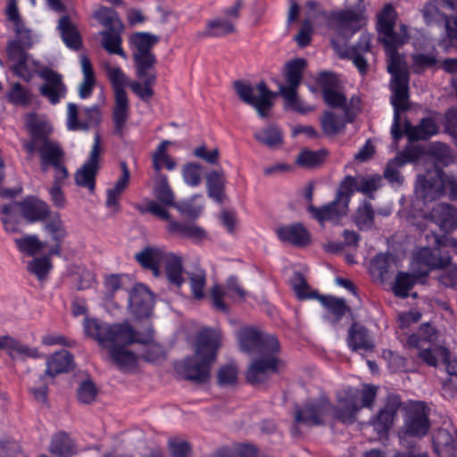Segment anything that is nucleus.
I'll list each match as a JSON object with an SVG mask.
<instances>
[{
    "instance_id": "6",
    "label": "nucleus",
    "mask_w": 457,
    "mask_h": 457,
    "mask_svg": "<svg viewBox=\"0 0 457 457\" xmlns=\"http://www.w3.org/2000/svg\"><path fill=\"white\" fill-rule=\"evenodd\" d=\"M136 260L143 268L152 270L155 277L160 276V267L163 265L169 283L178 288L185 282L183 259L177 253L163 248L148 246L136 254Z\"/></svg>"
},
{
    "instance_id": "55",
    "label": "nucleus",
    "mask_w": 457,
    "mask_h": 457,
    "mask_svg": "<svg viewBox=\"0 0 457 457\" xmlns=\"http://www.w3.org/2000/svg\"><path fill=\"white\" fill-rule=\"evenodd\" d=\"M3 340L4 350H6L10 354L16 353L18 354L34 359L39 358L41 356L37 348L22 345L9 336H3Z\"/></svg>"
},
{
    "instance_id": "26",
    "label": "nucleus",
    "mask_w": 457,
    "mask_h": 457,
    "mask_svg": "<svg viewBox=\"0 0 457 457\" xmlns=\"http://www.w3.org/2000/svg\"><path fill=\"white\" fill-rule=\"evenodd\" d=\"M346 342L353 352L367 353L375 348L374 337L364 326L353 322L348 329Z\"/></svg>"
},
{
    "instance_id": "21",
    "label": "nucleus",
    "mask_w": 457,
    "mask_h": 457,
    "mask_svg": "<svg viewBox=\"0 0 457 457\" xmlns=\"http://www.w3.org/2000/svg\"><path fill=\"white\" fill-rule=\"evenodd\" d=\"M128 308L137 318L150 316L154 306V296L143 284L135 285L128 291Z\"/></svg>"
},
{
    "instance_id": "61",
    "label": "nucleus",
    "mask_w": 457,
    "mask_h": 457,
    "mask_svg": "<svg viewBox=\"0 0 457 457\" xmlns=\"http://www.w3.org/2000/svg\"><path fill=\"white\" fill-rule=\"evenodd\" d=\"M327 152L325 150L319 151H302L296 159V162L303 167L312 168L320 164L326 157Z\"/></svg>"
},
{
    "instance_id": "22",
    "label": "nucleus",
    "mask_w": 457,
    "mask_h": 457,
    "mask_svg": "<svg viewBox=\"0 0 457 457\" xmlns=\"http://www.w3.org/2000/svg\"><path fill=\"white\" fill-rule=\"evenodd\" d=\"M414 261L423 266L422 270H418L419 275L427 277L432 270L447 267L451 263V256L437 248L423 247L414 253Z\"/></svg>"
},
{
    "instance_id": "52",
    "label": "nucleus",
    "mask_w": 457,
    "mask_h": 457,
    "mask_svg": "<svg viewBox=\"0 0 457 457\" xmlns=\"http://www.w3.org/2000/svg\"><path fill=\"white\" fill-rule=\"evenodd\" d=\"M428 154L437 162L447 166L453 162L454 157L450 146L439 141L432 142L428 148Z\"/></svg>"
},
{
    "instance_id": "58",
    "label": "nucleus",
    "mask_w": 457,
    "mask_h": 457,
    "mask_svg": "<svg viewBox=\"0 0 457 457\" xmlns=\"http://www.w3.org/2000/svg\"><path fill=\"white\" fill-rule=\"evenodd\" d=\"M403 166V162L400 157H395L390 160L384 171V178L393 186L399 187L403 185L404 179L399 169Z\"/></svg>"
},
{
    "instance_id": "8",
    "label": "nucleus",
    "mask_w": 457,
    "mask_h": 457,
    "mask_svg": "<svg viewBox=\"0 0 457 457\" xmlns=\"http://www.w3.org/2000/svg\"><path fill=\"white\" fill-rule=\"evenodd\" d=\"M159 42L156 35L148 32H136L129 38V47L137 76H142L145 71H155L157 59L152 52Z\"/></svg>"
},
{
    "instance_id": "57",
    "label": "nucleus",
    "mask_w": 457,
    "mask_h": 457,
    "mask_svg": "<svg viewBox=\"0 0 457 457\" xmlns=\"http://www.w3.org/2000/svg\"><path fill=\"white\" fill-rule=\"evenodd\" d=\"M290 284L300 300L315 298L316 294L311 292V288L303 276L300 271H295L291 279Z\"/></svg>"
},
{
    "instance_id": "41",
    "label": "nucleus",
    "mask_w": 457,
    "mask_h": 457,
    "mask_svg": "<svg viewBox=\"0 0 457 457\" xmlns=\"http://www.w3.org/2000/svg\"><path fill=\"white\" fill-rule=\"evenodd\" d=\"M137 77L143 81V84L133 81L129 86L143 101H148L154 95L152 87L156 82V71H145L144 75Z\"/></svg>"
},
{
    "instance_id": "9",
    "label": "nucleus",
    "mask_w": 457,
    "mask_h": 457,
    "mask_svg": "<svg viewBox=\"0 0 457 457\" xmlns=\"http://www.w3.org/2000/svg\"><path fill=\"white\" fill-rule=\"evenodd\" d=\"M239 347L249 354H262L268 352L279 353V343L277 337L263 334L260 330L245 327L237 333Z\"/></svg>"
},
{
    "instance_id": "10",
    "label": "nucleus",
    "mask_w": 457,
    "mask_h": 457,
    "mask_svg": "<svg viewBox=\"0 0 457 457\" xmlns=\"http://www.w3.org/2000/svg\"><path fill=\"white\" fill-rule=\"evenodd\" d=\"M234 88L243 102L255 108L261 118L268 116L272 107L271 99L276 94L270 91L263 81L258 83L255 87L242 81H236Z\"/></svg>"
},
{
    "instance_id": "12",
    "label": "nucleus",
    "mask_w": 457,
    "mask_h": 457,
    "mask_svg": "<svg viewBox=\"0 0 457 457\" xmlns=\"http://www.w3.org/2000/svg\"><path fill=\"white\" fill-rule=\"evenodd\" d=\"M324 21L345 39L351 38L360 29L361 12L353 8L337 10L331 12L320 11Z\"/></svg>"
},
{
    "instance_id": "1",
    "label": "nucleus",
    "mask_w": 457,
    "mask_h": 457,
    "mask_svg": "<svg viewBox=\"0 0 457 457\" xmlns=\"http://www.w3.org/2000/svg\"><path fill=\"white\" fill-rule=\"evenodd\" d=\"M82 325L85 336L106 349L112 361L121 370H129L137 366V356L127 346L134 343L146 345L149 341L148 338H143L129 321L109 324L86 316Z\"/></svg>"
},
{
    "instance_id": "14",
    "label": "nucleus",
    "mask_w": 457,
    "mask_h": 457,
    "mask_svg": "<svg viewBox=\"0 0 457 457\" xmlns=\"http://www.w3.org/2000/svg\"><path fill=\"white\" fill-rule=\"evenodd\" d=\"M79 107L74 103L67 104L66 126L71 131H88L91 128L97 127L102 121V112L97 104L85 107L79 118Z\"/></svg>"
},
{
    "instance_id": "39",
    "label": "nucleus",
    "mask_w": 457,
    "mask_h": 457,
    "mask_svg": "<svg viewBox=\"0 0 457 457\" xmlns=\"http://www.w3.org/2000/svg\"><path fill=\"white\" fill-rule=\"evenodd\" d=\"M123 29H105L99 34L102 37V46L111 54H118L127 59V54L121 47L122 38L120 33Z\"/></svg>"
},
{
    "instance_id": "33",
    "label": "nucleus",
    "mask_w": 457,
    "mask_h": 457,
    "mask_svg": "<svg viewBox=\"0 0 457 457\" xmlns=\"http://www.w3.org/2000/svg\"><path fill=\"white\" fill-rule=\"evenodd\" d=\"M307 62L303 58L294 59L288 62L285 66V79L287 86L281 85L279 93L286 92L287 89L296 90L303 78V72L306 68Z\"/></svg>"
},
{
    "instance_id": "42",
    "label": "nucleus",
    "mask_w": 457,
    "mask_h": 457,
    "mask_svg": "<svg viewBox=\"0 0 457 457\" xmlns=\"http://www.w3.org/2000/svg\"><path fill=\"white\" fill-rule=\"evenodd\" d=\"M420 277L415 267H413V274L404 271L398 272L393 286L394 294L398 297L406 298L416 284L417 278Z\"/></svg>"
},
{
    "instance_id": "56",
    "label": "nucleus",
    "mask_w": 457,
    "mask_h": 457,
    "mask_svg": "<svg viewBox=\"0 0 457 457\" xmlns=\"http://www.w3.org/2000/svg\"><path fill=\"white\" fill-rule=\"evenodd\" d=\"M357 192L368 195L370 199L374 198V193L382 186V177L378 174L358 176Z\"/></svg>"
},
{
    "instance_id": "46",
    "label": "nucleus",
    "mask_w": 457,
    "mask_h": 457,
    "mask_svg": "<svg viewBox=\"0 0 457 457\" xmlns=\"http://www.w3.org/2000/svg\"><path fill=\"white\" fill-rule=\"evenodd\" d=\"M50 452L57 457H71L76 453V450L67 434L58 433L52 439Z\"/></svg>"
},
{
    "instance_id": "4",
    "label": "nucleus",
    "mask_w": 457,
    "mask_h": 457,
    "mask_svg": "<svg viewBox=\"0 0 457 457\" xmlns=\"http://www.w3.org/2000/svg\"><path fill=\"white\" fill-rule=\"evenodd\" d=\"M436 339V330L429 324H424L416 333L408 337L407 345L417 349L419 356L429 366L436 367L439 361L446 362L447 372L457 377V356L448 360V350L439 345Z\"/></svg>"
},
{
    "instance_id": "11",
    "label": "nucleus",
    "mask_w": 457,
    "mask_h": 457,
    "mask_svg": "<svg viewBox=\"0 0 457 457\" xmlns=\"http://www.w3.org/2000/svg\"><path fill=\"white\" fill-rule=\"evenodd\" d=\"M331 410L332 404L325 397L310 400L303 405L295 406L294 431L296 430L297 425L306 427L323 425L325 418L330 413Z\"/></svg>"
},
{
    "instance_id": "5",
    "label": "nucleus",
    "mask_w": 457,
    "mask_h": 457,
    "mask_svg": "<svg viewBox=\"0 0 457 457\" xmlns=\"http://www.w3.org/2000/svg\"><path fill=\"white\" fill-rule=\"evenodd\" d=\"M377 389L375 386L365 385L362 389L345 386L338 390L337 392V405H332L330 411L333 419L343 424H353L361 408L370 409L373 406Z\"/></svg>"
},
{
    "instance_id": "63",
    "label": "nucleus",
    "mask_w": 457,
    "mask_h": 457,
    "mask_svg": "<svg viewBox=\"0 0 457 457\" xmlns=\"http://www.w3.org/2000/svg\"><path fill=\"white\" fill-rule=\"evenodd\" d=\"M182 177L187 186H199L202 181V166L195 162L187 163L182 169Z\"/></svg>"
},
{
    "instance_id": "23",
    "label": "nucleus",
    "mask_w": 457,
    "mask_h": 457,
    "mask_svg": "<svg viewBox=\"0 0 457 457\" xmlns=\"http://www.w3.org/2000/svg\"><path fill=\"white\" fill-rule=\"evenodd\" d=\"M442 174L441 170H436L433 172L429 171L424 175H419L415 185L417 196L428 202L441 195L444 192Z\"/></svg>"
},
{
    "instance_id": "24",
    "label": "nucleus",
    "mask_w": 457,
    "mask_h": 457,
    "mask_svg": "<svg viewBox=\"0 0 457 457\" xmlns=\"http://www.w3.org/2000/svg\"><path fill=\"white\" fill-rule=\"evenodd\" d=\"M12 204H17V211L29 223L45 221L51 213L48 204L34 196Z\"/></svg>"
},
{
    "instance_id": "27",
    "label": "nucleus",
    "mask_w": 457,
    "mask_h": 457,
    "mask_svg": "<svg viewBox=\"0 0 457 457\" xmlns=\"http://www.w3.org/2000/svg\"><path fill=\"white\" fill-rule=\"evenodd\" d=\"M246 292L238 284V279L236 276H230L227 281L225 287L215 285L212 289V298L213 306L223 312H228V306L223 302L225 296L234 298L235 295L239 298H244Z\"/></svg>"
},
{
    "instance_id": "38",
    "label": "nucleus",
    "mask_w": 457,
    "mask_h": 457,
    "mask_svg": "<svg viewBox=\"0 0 457 457\" xmlns=\"http://www.w3.org/2000/svg\"><path fill=\"white\" fill-rule=\"evenodd\" d=\"M7 19L12 22L15 34L21 37L27 45L30 44V32L31 30L26 28L17 7L16 0H9L5 9Z\"/></svg>"
},
{
    "instance_id": "31",
    "label": "nucleus",
    "mask_w": 457,
    "mask_h": 457,
    "mask_svg": "<svg viewBox=\"0 0 457 457\" xmlns=\"http://www.w3.org/2000/svg\"><path fill=\"white\" fill-rule=\"evenodd\" d=\"M72 368L73 355L66 350H61L47 357L46 374L54 378L58 374L69 372Z\"/></svg>"
},
{
    "instance_id": "40",
    "label": "nucleus",
    "mask_w": 457,
    "mask_h": 457,
    "mask_svg": "<svg viewBox=\"0 0 457 457\" xmlns=\"http://www.w3.org/2000/svg\"><path fill=\"white\" fill-rule=\"evenodd\" d=\"M80 66L83 74V80L79 87V96L81 99L88 98L93 92L96 84L94 70L87 56L80 55Z\"/></svg>"
},
{
    "instance_id": "60",
    "label": "nucleus",
    "mask_w": 457,
    "mask_h": 457,
    "mask_svg": "<svg viewBox=\"0 0 457 457\" xmlns=\"http://www.w3.org/2000/svg\"><path fill=\"white\" fill-rule=\"evenodd\" d=\"M52 268L53 265L49 256L36 257L28 262V270L39 280L44 279Z\"/></svg>"
},
{
    "instance_id": "54",
    "label": "nucleus",
    "mask_w": 457,
    "mask_h": 457,
    "mask_svg": "<svg viewBox=\"0 0 457 457\" xmlns=\"http://www.w3.org/2000/svg\"><path fill=\"white\" fill-rule=\"evenodd\" d=\"M170 141L164 140L160 143L153 155V165L155 171L160 172L163 166L169 170H172L176 167V162L167 154V146Z\"/></svg>"
},
{
    "instance_id": "48",
    "label": "nucleus",
    "mask_w": 457,
    "mask_h": 457,
    "mask_svg": "<svg viewBox=\"0 0 457 457\" xmlns=\"http://www.w3.org/2000/svg\"><path fill=\"white\" fill-rule=\"evenodd\" d=\"M413 71L421 73L426 70L436 67L438 63L437 51L434 48L428 53H418L411 55Z\"/></svg>"
},
{
    "instance_id": "28",
    "label": "nucleus",
    "mask_w": 457,
    "mask_h": 457,
    "mask_svg": "<svg viewBox=\"0 0 457 457\" xmlns=\"http://www.w3.org/2000/svg\"><path fill=\"white\" fill-rule=\"evenodd\" d=\"M428 218L444 232L449 233L457 228V209L449 204H436Z\"/></svg>"
},
{
    "instance_id": "36",
    "label": "nucleus",
    "mask_w": 457,
    "mask_h": 457,
    "mask_svg": "<svg viewBox=\"0 0 457 457\" xmlns=\"http://www.w3.org/2000/svg\"><path fill=\"white\" fill-rule=\"evenodd\" d=\"M58 29L62 39L66 46L71 50L78 51L82 46L80 34L77 27L71 22L70 17L62 16L59 20Z\"/></svg>"
},
{
    "instance_id": "30",
    "label": "nucleus",
    "mask_w": 457,
    "mask_h": 457,
    "mask_svg": "<svg viewBox=\"0 0 457 457\" xmlns=\"http://www.w3.org/2000/svg\"><path fill=\"white\" fill-rule=\"evenodd\" d=\"M277 236L280 241L296 246H305L310 243V234L300 223L278 228Z\"/></svg>"
},
{
    "instance_id": "16",
    "label": "nucleus",
    "mask_w": 457,
    "mask_h": 457,
    "mask_svg": "<svg viewBox=\"0 0 457 457\" xmlns=\"http://www.w3.org/2000/svg\"><path fill=\"white\" fill-rule=\"evenodd\" d=\"M278 353L268 352L258 354L254 358L246 371V379L252 385L265 382L272 374L278 370L279 359L277 357Z\"/></svg>"
},
{
    "instance_id": "51",
    "label": "nucleus",
    "mask_w": 457,
    "mask_h": 457,
    "mask_svg": "<svg viewBox=\"0 0 457 457\" xmlns=\"http://www.w3.org/2000/svg\"><path fill=\"white\" fill-rule=\"evenodd\" d=\"M254 137L260 143L268 147H274L282 144L283 137L280 129L276 125H270L259 132L254 133Z\"/></svg>"
},
{
    "instance_id": "3",
    "label": "nucleus",
    "mask_w": 457,
    "mask_h": 457,
    "mask_svg": "<svg viewBox=\"0 0 457 457\" xmlns=\"http://www.w3.org/2000/svg\"><path fill=\"white\" fill-rule=\"evenodd\" d=\"M388 58L387 71L391 74L392 96L390 103L394 108L393 123L391 134L395 142L403 137L401 129L400 112L407 111L409 106V75L403 69L401 58L398 54V47L404 43L397 41L383 43Z\"/></svg>"
},
{
    "instance_id": "34",
    "label": "nucleus",
    "mask_w": 457,
    "mask_h": 457,
    "mask_svg": "<svg viewBox=\"0 0 457 457\" xmlns=\"http://www.w3.org/2000/svg\"><path fill=\"white\" fill-rule=\"evenodd\" d=\"M166 228L170 235L181 238L202 240L206 237L205 230L196 226L195 223L179 222L170 220Z\"/></svg>"
},
{
    "instance_id": "53",
    "label": "nucleus",
    "mask_w": 457,
    "mask_h": 457,
    "mask_svg": "<svg viewBox=\"0 0 457 457\" xmlns=\"http://www.w3.org/2000/svg\"><path fill=\"white\" fill-rule=\"evenodd\" d=\"M154 192L157 200L162 204L173 206V204H175L174 194L170 187L169 186L167 176L158 174Z\"/></svg>"
},
{
    "instance_id": "25",
    "label": "nucleus",
    "mask_w": 457,
    "mask_h": 457,
    "mask_svg": "<svg viewBox=\"0 0 457 457\" xmlns=\"http://www.w3.org/2000/svg\"><path fill=\"white\" fill-rule=\"evenodd\" d=\"M438 121L432 116L422 118L417 125H412L409 120L404 122V134L411 142L428 140L439 134Z\"/></svg>"
},
{
    "instance_id": "37",
    "label": "nucleus",
    "mask_w": 457,
    "mask_h": 457,
    "mask_svg": "<svg viewBox=\"0 0 457 457\" xmlns=\"http://www.w3.org/2000/svg\"><path fill=\"white\" fill-rule=\"evenodd\" d=\"M347 123H352L345 114H337L333 111L324 112L320 118L322 131L327 136H336L345 130Z\"/></svg>"
},
{
    "instance_id": "20",
    "label": "nucleus",
    "mask_w": 457,
    "mask_h": 457,
    "mask_svg": "<svg viewBox=\"0 0 457 457\" xmlns=\"http://www.w3.org/2000/svg\"><path fill=\"white\" fill-rule=\"evenodd\" d=\"M38 76L45 80L39 88L40 95L53 105L59 104L67 92L62 75L50 68H44L40 70Z\"/></svg>"
},
{
    "instance_id": "7",
    "label": "nucleus",
    "mask_w": 457,
    "mask_h": 457,
    "mask_svg": "<svg viewBox=\"0 0 457 457\" xmlns=\"http://www.w3.org/2000/svg\"><path fill=\"white\" fill-rule=\"evenodd\" d=\"M106 72L114 90V105L112 112V133L119 137H123L129 117V99L124 89L128 84V79L120 67L106 66Z\"/></svg>"
},
{
    "instance_id": "2",
    "label": "nucleus",
    "mask_w": 457,
    "mask_h": 457,
    "mask_svg": "<svg viewBox=\"0 0 457 457\" xmlns=\"http://www.w3.org/2000/svg\"><path fill=\"white\" fill-rule=\"evenodd\" d=\"M221 344L218 329L204 328L196 336L195 354L176 364L178 373L185 379L204 383L210 378L212 363Z\"/></svg>"
},
{
    "instance_id": "17",
    "label": "nucleus",
    "mask_w": 457,
    "mask_h": 457,
    "mask_svg": "<svg viewBox=\"0 0 457 457\" xmlns=\"http://www.w3.org/2000/svg\"><path fill=\"white\" fill-rule=\"evenodd\" d=\"M101 153V137L99 133L94 136V142L87 161L75 174L76 184L93 192L96 185V175L99 169Z\"/></svg>"
},
{
    "instance_id": "29",
    "label": "nucleus",
    "mask_w": 457,
    "mask_h": 457,
    "mask_svg": "<svg viewBox=\"0 0 457 457\" xmlns=\"http://www.w3.org/2000/svg\"><path fill=\"white\" fill-rule=\"evenodd\" d=\"M347 211L348 208L345 206V204H342L337 199L321 207L314 205L308 207V212L320 224H323L325 221L335 224L338 223L340 219L347 213Z\"/></svg>"
},
{
    "instance_id": "44",
    "label": "nucleus",
    "mask_w": 457,
    "mask_h": 457,
    "mask_svg": "<svg viewBox=\"0 0 457 457\" xmlns=\"http://www.w3.org/2000/svg\"><path fill=\"white\" fill-rule=\"evenodd\" d=\"M375 214L372 204L364 200L356 210L353 218L354 223L361 230H370L373 228Z\"/></svg>"
},
{
    "instance_id": "49",
    "label": "nucleus",
    "mask_w": 457,
    "mask_h": 457,
    "mask_svg": "<svg viewBox=\"0 0 457 457\" xmlns=\"http://www.w3.org/2000/svg\"><path fill=\"white\" fill-rule=\"evenodd\" d=\"M94 18L106 29H123L117 12L112 8L101 6L95 11Z\"/></svg>"
},
{
    "instance_id": "59",
    "label": "nucleus",
    "mask_w": 457,
    "mask_h": 457,
    "mask_svg": "<svg viewBox=\"0 0 457 457\" xmlns=\"http://www.w3.org/2000/svg\"><path fill=\"white\" fill-rule=\"evenodd\" d=\"M357 177L346 176L340 184L336 199L342 204H345L348 208L350 198L357 192L358 188Z\"/></svg>"
},
{
    "instance_id": "13",
    "label": "nucleus",
    "mask_w": 457,
    "mask_h": 457,
    "mask_svg": "<svg viewBox=\"0 0 457 457\" xmlns=\"http://www.w3.org/2000/svg\"><path fill=\"white\" fill-rule=\"evenodd\" d=\"M428 409L422 402L411 403L406 409L403 417L402 433L414 437L425 436L430 428Z\"/></svg>"
},
{
    "instance_id": "32",
    "label": "nucleus",
    "mask_w": 457,
    "mask_h": 457,
    "mask_svg": "<svg viewBox=\"0 0 457 457\" xmlns=\"http://www.w3.org/2000/svg\"><path fill=\"white\" fill-rule=\"evenodd\" d=\"M36 150L40 154V166L44 172L63 162L64 153L59 144L53 140L37 146Z\"/></svg>"
},
{
    "instance_id": "18",
    "label": "nucleus",
    "mask_w": 457,
    "mask_h": 457,
    "mask_svg": "<svg viewBox=\"0 0 457 457\" xmlns=\"http://www.w3.org/2000/svg\"><path fill=\"white\" fill-rule=\"evenodd\" d=\"M26 128L31 139L26 141L23 145L29 154L35 153L37 146L52 141L49 137L53 127L44 116L36 113L29 114L26 118Z\"/></svg>"
},
{
    "instance_id": "43",
    "label": "nucleus",
    "mask_w": 457,
    "mask_h": 457,
    "mask_svg": "<svg viewBox=\"0 0 457 457\" xmlns=\"http://www.w3.org/2000/svg\"><path fill=\"white\" fill-rule=\"evenodd\" d=\"M44 230L54 242H62L68 236L64 222L57 212L49 215L45 220Z\"/></svg>"
},
{
    "instance_id": "19",
    "label": "nucleus",
    "mask_w": 457,
    "mask_h": 457,
    "mask_svg": "<svg viewBox=\"0 0 457 457\" xmlns=\"http://www.w3.org/2000/svg\"><path fill=\"white\" fill-rule=\"evenodd\" d=\"M402 404L400 397L396 395H389L384 406L369 421L378 436H385L394 425L398 410Z\"/></svg>"
},
{
    "instance_id": "64",
    "label": "nucleus",
    "mask_w": 457,
    "mask_h": 457,
    "mask_svg": "<svg viewBox=\"0 0 457 457\" xmlns=\"http://www.w3.org/2000/svg\"><path fill=\"white\" fill-rule=\"evenodd\" d=\"M206 283V273L204 270H197L189 273V284L194 298L200 300L204 296V287Z\"/></svg>"
},
{
    "instance_id": "50",
    "label": "nucleus",
    "mask_w": 457,
    "mask_h": 457,
    "mask_svg": "<svg viewBox=\"0 0 457 457\" xmlns=\"http://www.w3.org/2000/svg\"><path fill=\"white\" fill-rule=\"evenodd\" d=\"M40 63L32 58L31 55L27 54L24 60L20 61L19 63H14L12 66V71L21 79L29 81L35 73L40 71L38 68Z\"/></svg>"
},
{
    "instance_id": "35",
    "label": "nucleus",
    "mask_w": 457,
    "mask_h": 457,
    "mask_svg": "<svg viewBox=\"0 0 457 457\" xmlns=\"http://www.w3.org/2000/svg\"><path fill=\"white\" fill-rule=\"evenodd\" d=\"M433 447L439 457H457V445L449 431L438 429L433 436Z\"/></svg>"
},
{
    "instance_id": "15",
    "label": "nucleus",
    "mask_w": 457,
    "mask_h": 457,
    "mask_svg": "<svg viewBox=\"0 0 457 457\" xmlns=\"http://www.w3.org/2000/svg\"><path fill=\"white\" fill-rule=\"evenodd\" d=\"M396 18L397 13L391 4H386L378 13L377 29L383 43L393 41L406 43L408 41L409 36L405 25H401L399 33L395 31Z\"/></svg>"
},
{
    "instance_id": "62",
    "label": "nucleus",
    "mask_w": 457,
    "mask_h": 457,
    "mask_svg": "<svg viewBox=\"0 0 457 457\" xmlns=\"http://www.w3.org/2000/svg\"><path fill=\"white\" fill-rule=\"evenodd\" d=\"M321 302L328 312L334 316V322L339 321L348 311L344 299L333 296L322 297Z\"/></svg>"
},
{
    "instance_id": "47",
    "label": "nucleus",
    "mask_w": 457,
    "mask_h": 457,
    "mask_svg": "<svg viewBox=\"0 0 457 457\" xmlns=\"http://www.w3.org/2000/svg\"><path fill=\"white\" fill-rule=\"evenodd\" d=\"M18 250L29 256H34L40 253L46 246V243L41 241L37 235H26L14 239Z\"/></svg>"
},
{
    "instance_id": "45",
    "label": "nucleus",
    "mask_w": 457,
    "mask_h": 457,
    "mask_svg": "<svg viewBox=\"0 0 457 457\" xmlns=\"http://www.w3.org/2000/svg\"><path fill=\"white\" fill-rule=\"evenodd\" d=\"M224 177L223 173L212 170L206 175V185L209 197L219 204L224 199Z\"/></svg>"
}]
</instances>
